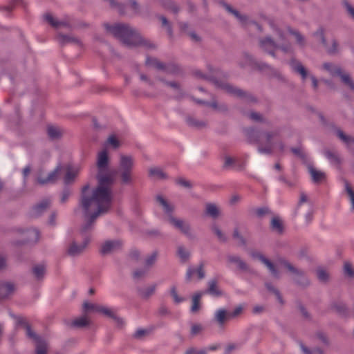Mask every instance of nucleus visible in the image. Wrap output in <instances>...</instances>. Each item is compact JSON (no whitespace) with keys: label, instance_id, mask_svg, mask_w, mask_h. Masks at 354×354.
Listing matches in <instances>:
<instances>
[{"label":"nucleus","instance_id":"1","mask_svg":"<svg viewBox=\"0 0 354 354\" xmlns=\"http://www.w3.org/2000/svg\"><path fill=\"white\" fill-rule=\"evenodd\" d=\"M109 156L107 151L99 152L96 162L98 185L91 192L88 185H85L82 188L81 207L87 218L86 223L82 227L83 231L90 228L96 218L106 212L111 207L113 176L109 171Z\"/></svg>","mask_w":354,"mask_h":354},{"label":"nucleus","instance_id":"2","mask_svg":"<svg viewBox=\"0 0 354 354\" xmlns=\"http://www.w3.org/2000/svg\"><path fill=\"white\" fill-rule=\"evenodd\" d=\"M106 31L120 39L127 46H136L142 42L140 35L134 29L125 24H106Z\"/></svg>","mask_w":354,"mask_h":354},{"label":"nucleus","instance_id":"3","mask_svg":"<svg viewBox=\"0 0 354 354\" xmlns=\"http://www.w3.org/2000/svg\"><path fill=\"white\" fill-rule=\"evenodd\" d=\"M135 160L132 155L120 153L118 162V174L121 183L129 185L133 182V169Z\"/></svg>","mask_w":354,"mask_h":354},{"label":"nucleus","instance_id":"4","mask_svg":"<svg viewBox=\"0 0 354 354\" xmlns=\"http://www.w3.org/2000/svg\"><path fill=\"white\" fill-rule=\"evenodd\" d=\"M273 29L275 31L277 39L276 41H274L270 37H266L264 39H262L259 41L260 46L266 51H270L272 52L274 49H276L278 47L283 48V49H285L283 46H286V49H288L290 48V44H285V36L283 33V32L277 28L276 26H273Z\"/></svg>","mask_w":354,"mask_h":354},{"label":"nucleus","instance_id":"5","mask_svg":"<svg viewBox=\"0 0 354 354\" xmlns=\"http://www.w3.org/2000/svg\"><path fill=\"white\" fill-rule=\"evenodd\" d=\"M61 171L60 166H57L55 170L49 173H46L43 169H39L37 172V182L39 185L53 183L58 179Z\"/></svg>","mask_w":354,"mask_h":354},{"label":"nucleus","instance_id":"6","mask_svg":"<svg viewBox=\"0 0 354 354\" xmlns=\"http://www.w3.org/2000/svg\"><path fill=\"white\" fill-rule=\"evenodd\" d=\"M281 264L288 269L291 273L295 274V281L299 285L304 286L309 283L308 280L306 278L304 272L294 267L291 263L286 261H282Z\"/></svg>","mask_w":354,"mask_h":354},{"label":"nucleus","instance_id":"7","mask_svg":"<svg viewBox=\"0 0 354 354\" xmlns=\"http://www.w3.org/2000/svg\"><path fill=\"white\" fill-rule=\"evenodd\" d=\"M168 221L183 234L187 236H191V227L188 223L180 218H175L172 215H168Z\"/></svg>","mask_w":354,"mask_h":354},{"label":"nucleus","instance_id":"8","mask_svg":"<svg viewBox=\"0 0 354 354\" xmlns=\"http://www.w3.org/2000/svg\"><path fill=\"white\" fill-rule=\"evenodd\" d=\"M88 243V239H85L82 243H77L75 241L71 243L67 249V254L72 257L80 255L86 248Z\"/></svg>","mask_w":354,"mask_h":354},{"label":"nucleus","instance_id":"9","mask_svg":"<svg viewBox=\"0 0 354 354\" xmlns=\"http://www.w3.org/2000/svg\"><path fill=\"white\" fill-rule=\"evenodd\" d=\"M91 324V321L88 315L84 314L72 320L70 323V326L75 328H82L88 327Z\"/></svg>","mask_w":354,"mask_h":354},{"label":"nucleus","instance_id":"10","mask_svg":"<svg viewBox=\"0 0 354 354\" xmlns=\"http://www.w3.org/2000/svg\"><path fill=\"white\" fill-rule=\"evenodd\" d=\"M216 84L218 87L223 89L226 92L232 94L234 95L238 96V97H249V95H248L244 91H241L239 88H234L232 86L228 84L227 83H218L216 82Z\"/></svg>","mask_w":354,"mask_h":354},{"label":"nucleus","instance_id":"11","mask_svg":"<svg viewBox=\"0 0 354 354\" xmlns=\"http://www.w3.org/2000/svg\"><path fill=\"white\" fill-rule=\"evenodd\" d=\"M315 35L322 41L323 45L326 47L328 53H329L330 54H333V53H335L337 51V41L335 40H333L332 41V46H328L326 44V41L325 39L324 35V30L322 28L319 29L315 32Z\"/></svg>","mask_w":354,"mask_h":354},{"label":"nucleus","instance_id":"12","mask_svg":"<svg viewBox=\"0 0 354 354\" xmlns=\"http://www.w3.org/2000/svg\"><path fill=\"white\" fill-rule=\"evenodd\" d=\"M230 319V314L225 309H219L215 313V319L220 326H223Z\"/></svg>","mask_w":354,"mask_h":354},{"label":"nucleus","instance_id":"13","mask_svg":"<svg viewBox=\"0 0 354 354\" xmlns=\"http://www.w3.org/2000/svg\"><path fill=\"white\" fill-rule=\"evenodd\" d=\"M120 244L117 241H106L101 247L100 252L103 254H107L120 247Z\"/></svg>","mask_w":354,"mask_h":354},{"label":"nucleus","instance_id":"14","mask_svg":"<svg viewBox=\"0 0 354 354\" xmlns=\"http://www.w3.org/2000/svg\"><path fill=\"white\" fill-rule=\"evenodd\" d=\"M47 133L51 139L56 140L63 136L64 130L59 127L50 125L47 127Z\"/></svg>","mask_w":354,"mask_h":354},{"label":"nucleus","instance_id":"15","mask_svg":"<svg viewBox=\"0 0 354 354\" xmlns=\"http://www.w3.org/2000/svg\"><path fill=\"white\" fill-rule=\"evenodd\" d=\"M337 135L340 140L347 145L348 148L354 151V138L345 134L342 130L337 131Z\"/></svg>","mask_w":354,"mask_h":354},{"label":"nucleus","instance_id":"16","mask_svg":"<svg viewBox=\"0 0 354 354\" xmlns=\"http://www.w3.org/2000/svg\"><path fill=\"white\" fill-rule=\"evenodd\" d=\"M203 264L201 263L197 270L193 268H189L186 274V278L188 281L192 280V276L194 273H196L198 278L202 279L205 277V271L203 269Z\"/></svg>","mask_w":354,"mask_h":354},{"label":"nucleus","instance_id":"17","mask_svg":"<svg viewBox=\"0 0 354 354\" xmlns=\"http://www.w3.org/2000/svg\"><path fill=\"white\" fill-rule=\"evenodd\" d=\"M308 171L315 183H320L325 179V174L319 170L316 169L313 166L308 167Z\"/></svg>","mask_w":354,"mask_h":354},{"label":"nucleus","instance_id":"18","mask_svg":"<svg viewBox=\"0 0 354 354\" xmlns=\"http://www.w3.org/2000/svg\"><path fill=\"white\" fill-rule=\"evenodd\" d=\"M205 213L213 218H216L220 215V210L216 204L209 203L205 205Z\"/></svg>","mask_w":354,"mask_h":354},{"label":"nucleus","instance_id":"19","mask_svg":"<svg viewBox=\"0 0 354 354\" xmlns=\"http://www.w3.org/2000/svg\"><path fill=\"white\" fill-rule=\"evenodd\" d=\"M257 257L259 258V260L261 261L262 263H263L267 266V268L270 270L273 276H274L275 277H279L278 270L270 260H268L267 258H266L261 254H257Z\"/></svg>","mask_w":354,"mask_h":354},{"label":"nucleus","instance_id":"20","mask_svg":"<svg viewBox=\"0 0 354 354\" xmlns=\"http://www.w3.org/2000/svg\"><path fill=\"white\" fill-rule=\"evenodd\" d=\"M45 20L50 24L53 27L58 28L62 26H67L68 24L64 21H59L56 20L54 17L50 13H46L44 16Z\"/></svg>","mask_w":354,"mask_h":354},{"label":"nucleus","instance_id":"21","mask_svg":"<svg viewBox=\"0 0 354 354\" xmlns=\"http://www.w3.org/2000/svg\"><path fill=\"white\" fill-rule=\"evenodd\" d=\"M149 174L151 178L154 179H166L167 174L158 167H151L149 169Z\"/></svg>","mask_w":354,"mask_h":354},{"label":"nucleus","instance_id":"22","mask_svg":"<svg viewBox=\"0 0 354 354\" xmlns=\"http://www.w3.org/2000/svg\"><path fill=\"white\" fill-rule=\"evenodd\" d=\"M271 228L272 230L278 233L282 234L283 232V225L281 220L277 217L274 216L271 220Z\"/></svg>","mask_w":354,"mask_h":354},{"label":"nucleus","instance_id":"23","mask_svg":"<svg viewBox=\"0 0 354 354\" xmlns=\"http://www.w3.org/2000/svg\"><path fill=\"white\" fill-rule=\"evenodd\" d=\"M50 203V202L48 200L41 201L34 207L32 209V214L34 216H38L48 208Z\"/></svg>","mask_w":354,"mask_h":354},{"label":"nucleus","instance_id":"24","mask_svg":"<svg viewBox=\"0 0 354 354\" xmlns=\"http://www.w3.org/2000/svg\"><path fill=\"white\" fill-rule=\"evenodd\" d=\"M14 290V286L10 283H5L0 285V297L3 298L8 297Z\"/></svg>","mask_w":354,"mask_h":354},{"label":"nucleus","instance_id":"25","mask_svg":"<svg viewBox=\"0 0 354 354\" xmlns=\"http://www.w3.org/2000/svg\"><path fill=\"white\" fill-rule=\"evenodd\" d=\"M207 292L216 297L222 295V292L219 290L216 280H211L209 282V286L207 290Z\"/></svg>","mask_w":354,"mask_h":354},{"label":"nucleus","instance_id":"26","mask_svg":"<svg viewBox=\"0 0 354 354\" xmlns=\"http://www.w3.org/2000/svg\"><path fill=\"white\" fill-rule=\"evenodd\" d=\"M203 296V293L201 292H198L195 293L192 297V311L193 313H196L200 310V301Z\"/></svg>","mask_w":354,"mask_h":354},{"label":"nucleus","instance_id":"27","mask_svg":"<svg viewBox=\"0 0 354 354\" xmlns=\"http://www.w3.org/2000/svg\"><path fill=\"white\" fill-rule=\"evenodd\" d=\"M291 66L296 72L299 73L301 75L303 79L306 78L308 74L307 71L301 63L295 60H292L291 62Z\"/></svg>","mask_w":354,"mask_h":354},{"label":"nucleus","instance_id":"28","mask_svg":"<svg viewBox=\"0 0 354 354\" xmlns=\"http://www.w3.org/2000/svg\"><path fill=\"white\" fill-rule=\"evenodd\" d=\"M100 305L96 304H92L87 301L83 303L82 308L85 314L88 313L99 312Z\"/></svg>","mask_w":354,"mask_h":354},{"label":"nucleus","instance_id":"29","mask_svg":"<svg viewBox=\"0 0 354 354\" xmlns=\"http://www.w3.org/2000/svg\"><path fill=\"white\" fill-rule=\"evenodd\" d=\"M36 344L35 354H47L48 353V344L46 341L38 340Z\"/></svg>","mask_w":354,"mask_h":354},{"label":"nucleus","instance_id":"30","mask_svg":"<svg viewBox=\"0 0 354 354\" xmlns=\"http://www.w3.org/2000/svg\"><path fill=\"white\" fill-rule=\"evenodd\" d=\"M158 202L162 206L164 210L169 215H171V212L174 211V207L173 205L169 204L163 197L161 196H157Z\"/></svg>","mask_w":354,"mask_h":354},{"label":"nucleus","instance_id":"31","mask_svg":"<svg viewBox=\"0 0 354 354\" xmlns=\"http://www.w3.org/2000/svg\"><path fill=\"white\" fill-rule=\"evenodd\" d=\"M39 239V232L35 230H29L25 232L24 240L26 242H35Z\"/></svg>","mask_w":354,"mask_h":354},{"label":"nucleus","instance_id":"32","mask_svg":"<svg viewBox=\"0 0 354 354\" xmlns=\"http://www.w3.org/2000/svg\"><path fill=\"white\" fill-rule=\"evenodd\" d=\"M338 75L346 86H347L351 90H354V82L348 73L341 71V73Z\"/></svg>","mask_w":354,"mask_h":354},{"label":"nucleus","instance_id":"33","mask_svg":"<svg viewBox=\"0 0 354 354\" xmlns=\"http://www.w3.org/2000/svg\"><path fill=\"white\" fill-rule=\"evenodd\" d=\"M317 277L322 282H327L330 274L328 270L324 268H318L316 271Z\"/></svg>","mask_w":354,"mask_h":354},{"label":"nucleus","instance_id":"34","mask_svg":"<svg viewBox=\"0 0 354 354\" xmlns=\"http://www.w3.org/2000/svg\"><path fill=\"white\" fill-rule=\"evenodd\" d=\"M323 67L328 71L332 75H338L341 73V68L330 63H324Z\"/></svg>","mask_w":354,"mask_h":354},{"label":"nucleus","instance_id":"35","mask_svg":"<svg viewBox=\"0 0 354 354\" xmlns=\"http://www.w3.org/2000/svg\"><path fill=\"white\" fill-rule=\"evenodd\" d=\"M228 260L232 262L236 263L239 268L243 270H246L248 269L247 264L243 261L239 257L236 256H230L228 257Z\"/></svg>","mask_w":354,"mask_h":354},{"label":"nucleus","instance_id":"36","mask_svg":"<svg viewBox=\"0 0 354 354\" xmlns=\"http://www.w3.org/2000/svg\"><path fill=\"white\" fill-rule=\"evenodd\" d=\"M34 276L39 279H41L45 273V267L44 265H36L32 268Z\"/></svg>","mask_w":354,"mask_h":354},{"label":"nucleus","instance_id":"37","mask_svg":"<svg viewBox=\"0 0 354 354\" xmlns=\"http://www.w3.org/2000/svg\"><path fill=\"white\" fill-rule=\"evenodd\" d=\"M79 171V168L68 169L65 176V181L70 183L78 175Z\"/></svg>","mask_w":354,"mask_h":354},{"label":"nucleus","instance_id":"38","mask_svg":"<svg viewBox=\"0 0 354 354\" xmlns=\"http://www.w3.org/2000/svg\"><path fill=\"white\" fill-rule=\"evenodd\" d=\"M279 133L277 131L268 132L265 134V142L269 145H272L277 140Z\"/></svg>","mask_w":354,"mask_h":354},{"label":"nucleus","instance_id":"39","mask_svg":"<svg viewBox=\"0 0 354 354\" xmlns=\"http://www.w3.org/2000/svg\"><path fill=\"white\" fill-rule=\"evenodd\" d=\"M178 254L183 262L187 261L190 256L189 252L183 246H179L178 248Z\"/></svg>","mask_w":354,"mask_h":354},{"label":"nucleus","instance_id":"40","mask_svg":"<svg viewBox=\"0 0 354 354\" xmlns=\"http://www.w3.org/2000/svg\"><path fill=\"white\" fill-rule=\"evenodd\" d=\"M156 285H151L149 286L144 289H142L140 290V294L143 297H149L151 295H153L156 290Z\"/></svg>","mask_w":354,"mask_h":354},{"label":"nucleus","instance_id":"41","mask_svg":"<svg viewBox=\"0 0 354 354\" xmlns=\"http://www.w3.org/2000/svg\"><path fill=\"white\" fill-rule=\"evenodd\" d=\"M344 184H345V189H346V193H347L348 197L350 198V201L352 204V209L354 210V190L353 189V187L348 183V181L345 180Z\"/></svg>","mask_w":354,"mask_h":354},{"label":"nucleus","instance_id":"42","mask_svg":"<svg viewBox=\"0 0 354 354\" xmlns=\"http://www.w3.org/2000/svg\"><path fill=\"white\" fill-rule=\"evenodd\" d=\"M106 143L115 149L120 146V142L115 135L109 136L107 138Z\"/></svg>","mask_w":354,"mask_h":354},{"label":"nucleus","instance_id":"43","mask_svg":"<svg viewBox=\"0 0 354 354\" xmlns=\"http://www.w3.org/2000/svg\"><path fill=\"white\" fill-rule=\"evenodd\" d=\"M98 313H101L104 314V315H106L109 317L113 318V319L117 318V317L115 316L114 313L111 309L106 308L104 306H100Z\"/></svg>","mask_w":354,"mask_h":354},{"label":"nucleus","instance_id":"44","mask_svg":"<svg viewBox=\"0 0 354 354\" xmlns=\"http://www.w3.org/2000/svg\"><path fill=\"white\" fill-rule=\"evenodd\" d=\"M147 64L158 69H165L164 65L155 58L147 59Z\"/></svg>","mask_w":354,"mask_h":354},{"label":"nucleus","instance_id":"45","mask_svg":"<svg viewBox=\"0 0 354 354\" xmlns=\"http://www.w3.org/2000/svg\"><path fill=\"white\" fill-rule=\"evenodd\" d=\"M203 330V326L201 324H194L191 327V334L193 336L200 334Z\"/></svg>","mask_w":354,"mask_h":354},{"label":"nucleus","instance_id":"46","mask_svg":"<svg viewBox=\"0 0 354 354\" xmlns=\"http://www.w3.org/2000/svg\"><path fill=\"white\" fill-rule=\"evenodd\" d=\"M26 326V331H27V335L29 337L32 338V339L35 340V343H37V341L38 340H43L42 339H41L40 337H39L30 328V326L28 324H26L25 325Z\"/></svg>","mask_w":354,"mask_h":354},{"label":"nucleus","instance_id":"47","mask_svg":"<svg viewBox=\"0 0 354 354\" xmlns=\"http://www.w3.org/2000/svg\"><path fill=\"white\" fill-rule=\"evenodd\" d=\"M344 271L348 277H354V270L352 265L349 262H345L344 264Z\"/></svg>","mask_w":354,"mask_h":354},{"label":"nucleus","instance_id":"48","mask_svg":"<svg viewBox=\"0 0 354 354\" xmlns=\"http://www.w3.org/2000/svg\"><path fill=\"white\" fill-rule=\"evenodd\" d=\"M159 19L162 22V26L167 28V30L169 36L171 37L172 36V29H171V27L169 21H167V19L163 16H160L159 17Z\"/></svg>","mask_w":354,"mask_h":354},{"label":"nucleus","instance_id":"49","mask_svg":"<svg viewBox=\"0 0 354 354\" xmlns=\"http://www.w3.org/2000/svg\"><path fill=\"white\" fill-rule=\"evenodd\" d=\"M225 8L230 12L233 14L236 17L239 19L241 21H245L247 19L246 16L241 15L237 10L233 9L231 6L226 5Z\"/></svg>","mask_w":354,"mask_h":354},{"label":"nucleus","instance_id":"50","mask_svg":"<svg viewBox=\"0 0 354 354\" xmlns=\"http://www.w3.org/2000/svg\"><path fill=\"white\" fill-rule=\"evenodd\" d=\"M212 230L220 241H226V237H225V234L217 226H214Z\"/></svg>","mask_w":354,"mask_h":354},{"label":"nucleus","instance_id":"51","mask_svg":"<svg viewBox=\"0 0 354 354\" xmlns=\"http://www.w3.org/2000/svg\"><path fill=\"white\" fill-rule=\"evenodd\" d=\"M290 32L295 37L297 41L299 44L302 45V46L304 45L305 39H304V37L299 32L292 31V30H290Z\"/></svg>","mask_w":354,"mask_h":354},{"label":"nucleus","instance_id":"52","mask_svg":"<svg viewBox=\"0 0 354 354\" xmlns=\"http://www.w3.org/2000/svg\"><path fill=\"white\" fill-rule=\"evenodd\" d=\"M171 295L176 303H180L183 301V299L178 295L177 290L175 287L171 288Z\"/></svg>","mask_w":354,"mask_h":354},{"label":"nucleus","instance_id":"53","mask_svg":"<svg viewBox=\"0 0 354 354\" xmlns=\"http://www.w3.org/2000/svg\"><path fill=\"white\" fill-rule=\"evenodd\" d=\"M224 160V167L225 168L232 167L235 162V159L228 156H225Z\"/></svg>","mask_w":354,"mask_h":354},{"label":"nucleus","instance_id":"54","mask_svg":"<svg viewBox=\"0 0 354 354\" xmlns=\"http://www.w3.org/2000/svg\"><path fill=\"white\" fill-rule=\"evenodd\" d=\"M185 354H207V351L205 349L197 350L194 348H188Z\"/></svg>","mask_w":354,"mask_h":354},{"label":"nucleus","instance_id":"55","mask_svg":"<svg viewBox=\"0 0 354 354\" xmlns=\"http://www.w3.org/2000/svg\"><path fill=\"white\" fill-rule=\"evenodd\" d=\"M301 348L305 354H323L322 351L319 349H315L313 351H310L304 345H301Z\"/></svg>","mask_w":354,"mask_h":354},{"label":"nucleus","instance_id":"56","mask_svg":"<svg viewBox=\"0 0 354 354\" xmlns=\"http://www.w3.org/2000/svg\"><path fill=\"white\" fill-rule=\"evenodd\" d=\"M176 183L178 185H180L183 187H187V188H190L192 187L191 183L185 178H178V179H176Z\"/></svg>","mask_w":354,"mask_h":354},{"label":"nucleus","instance_id":"57","mask_svg":"<svg viewBox=\"0 0 354 354\" xmlns=\"http://www.w3.org/2000/svg\"><path fill=\"white\" fill-rule=\"evenodd\" d=\"M243 312V307L239 306H237L233 312L230 313L231 319L236 318L239 317Z\"/></svg>","mask_w":354,"mask_h":354},{"label":"nucleus","instance_id":"58","mask_svg":"<svg viewBox=\"0 0 354 354\" xmlns=\"http://www.w3.org/2000/svg\"><path fill=\"white\" fill-rule=\"evenodd\" d=\"M156 258H157V254L156 253H153L150 257H149L146 259V265L147 266H152L154 263V262L156 261Z\"/></svg>","mask_w":354,"mask_h":354},{"label":"nucleus","instance_id":"59","mask_svg":"<svg viewBox=\"0 0 354 354\" xmlns=\"http://www.w3.org/2000/svg\"><path fill=\"white\" fill-rule=\"evenodd\" d=\"M270 210L267 207L259 208L256 210V214L258 216L261 217L263 215L268 214Z\"/></svg>","mask_w":354,"mask_h":354},{"label":"nucleus","instance_id":"60","mask_svg":"<svg viewBox=\"0 0 354 354\" xmlns=\"http://www.w3.org/2000/svg\"><path fill=\"white\" fill-rule=\"evenodd\" d=\"M233 236L241 244H245V240L237 230L233 232Z\"/></svg>","mask_w":354,"mask_h":354},{"label":"nucleus","instance_id":"61","mask_svg":"<svg viewBox=\"0 0 354 354\" xmlns=\"http://www.w3.org/2000/svg\"><path fill=\"white\" fill-rule=\"evenodd\" d=\"M147 334V331L143 329H140L136 331V333L133 335V337L137 339H140L145 336Z\"/></svg>","mask_w":354,"mask_h":354},{"label":"nucleus","instance_id":"62","mask_svg":"<svg viewBox=\"0 0 354 354\" xmlns=\"http://www.w3.org/2000/svg\"><path fill=\"white\" fill-rule=\"evenodd\" d=\"M59 39L62 42H65V41L77 42L78 41L77 39H76L75 38L70 37L68 36H64V35H60Z\"/></svg>","mask_w":354,"mask_h":354},{"label":"nucleus","instance_id":"63","mask_svg":"<svg viewBox=\"0 0 354 354\" xmlns=\"http://www.w3.org/2000/svg\"><path fill=\"white\" fill-rule=\"evenodd\" d=\"M345 6L349 15L354 18V8L348 3H345Z\"/></svg>","mask_w":354,"mask_h":354},{"label":"nucleus","instance_id":"64","mask_svg":"<svg viewBox=\"0 0 354 354\" xmlns=\"http://www.w3.org/2000/svg\"><path fill=\"white\" fill-rule=\"evenodd\" d=\"M165 84L167 86L174 88V89H178V88H180V84L178 82H165Z\"/></svg>","mask_w":354,"mask_h":354}]
</instances>
